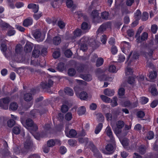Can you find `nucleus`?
I'll list each match as a JSON object with an SVG mask.
<instances>
[{"instance_id":"1","label":"nucleus","mask_w":158,"mask_h":158,"mask_svg":"<svg viewBox=\"0 0 158 158\" xmlns=\"http://www.w3.org/2000/svg\"><path fill=\"white\" fill-rule=\"evenodd\" d=\"M111 125L116 135L120 134L122 131L121 129L124 125V123L123 121L119 120L115 124L113 122H111Z\"/></svg>"},{"instance_id":"2","label":"nucleus","mask_w":158,"mask_h":158,"mask_svg":"<svg viewBox=\"0 0 158 158\" xmlns=\"http://www.w3.org/2000/svg\"><path fill=\"white\" fill-rule=\"evenodd\" d=\"M9 98L6 97L0 99V107L6 110L8 108V104L10 102Z\"/></svg>"},{"instance_id":"3","label":"nucleus","mask_w":158,"mask_h":158,"mask_svg":"<svg viewBox=\"0 0 158 158\" xmlns=\"http://www.w3.org/2000/svg\"><path fill=\"white\" fill-rule=\"evenodd\" d=\"M121 50L122 52L126 54H128L129 52L131 46L129 43L123 41L121 43Z\"/></svg>"},{"instance_id":"4","label":"nucleus","mask_w":158,"mask_h":158,"mask_svg":"<svg viewBox=\"0 0 158 158\" xmlns=\"http://www.w3.org/2000/svg\"><path fill=\"white\" fill-rule=\"evenodd\" d=\"M24 126L26 127H32L33 130L35 131H36L38 129L37 125L34 124L32 120L30 118L27 119L26 120V123Z\"/></svg>"},{"instance_id":"5","label":"nucleus","mask_w":158,"mask_h":158,"mask_svg":"<svg viewBox=\"0 0 158 158\" xmlns=\"http://www.w3.org/2000/svg\"><path fill=\"white\" fill-rule=\"evenodd\" d=\"M41 49V46L38 45H35L32 52V56L35 58L39 57L40 55V51Z\"/></svg>"},{"instance_id":"6","label":"nucleus","mask_w":158,"mask_h":158,"mask_svg":"<svg viewBox=\"0 0 158 158\" xmlns=\"http://www.w3.org/2000/svg\"><path fill=\"white\" fill-rule=\"evenodd\" d=\"M106 135L109 137L110 139V142L114 144V138L113 136L111 128L109 126H107L105 130Z\"/></svg>"},{"instance_id":"7","label":"nucleus","mask_w":158,"mask_h":158,"mask_svg":"<svg viewBox=\"0 0 158 158\" xmlns=\"http://www.w3.org/2000/svg\"><path fill=\"white\" fill-rule=\"evenodd\" d=\"M93 20L95 23L100 22L101 18L98 16V14L97 10H93L92 13Z\"/></svg>"},{"instance_id":"8","label":"nucleus","mask_w":158,"mask_h":158,"mask_svg":"<svg viewBox=\"0 0 158 158\" xmlns=\"http://www.w3.org/2000/svg\"><path fill=\"white\" fill-rule=\"evenodd\" d=\"M65 131L66 135L69 138L74 137L77 135L76 131L73 129L69 131L68 128H66Z\"/></svg>"},{"instance_id":"9","label":"nucleus","mask_w":158,"mask_h":158,"mask_svg":"<svg viewBox=\"0 0 158 158\" xmlns=\"http://www.w3.org/2000/svg\"><path fill=\"white\" fill-rule=\"evenodd\" d=\"M56 144L60 145V141L57 139H51L48 140L47 142V146L49 147H52Z\"/></svg>"},{"instance_id":"10","label":"nucleus","mask_w":158,"mask_h":158,"mask_svg":"<svg viewBox=\"0 0 158 158\" xmlns=\"http://www.w3.org/2000/svg\"><path fill=\"white\" fill-rule=\"evenodd\" d=\"M148 37V34L146 32H144L142 34L141 37L139 36L137 37L136 41L138 43H141L143 41L147 40Z\"/></svg>"},{"instance_id":"11","label":"nucleus","mask_w":158,"mask_h":158,"mask_svg":"<svg viewBox=\"0 0 158 158\" xmlns=\"http://www.w3.org/2000/svg\"><path fill=\"white\" fill-rule=\"evenodd\" d=\"M53 81L50 79L48 80V82H43L41 84V86L44 89H46L52 86L53 85Z\"/></svg>"},{"instance_id":"12","label":"nucleus","mask_w":158,"mask_h":158,"mask_svg":"<svg viewBox=\"0 0 158 158\" xmlns=\"http://www.w3.org/2000/svg\"><path fill=\"white\" fill-rule=\"evenodd\" d=\"M153 52V51L152 49H145L144 52H142L141 54L145 57H150L152 55Z\"/></svg>"},{"instance_id":"13","label":"nucleus","mask_w":158,"mask_h":158,"mask_svg":"<svg viewBox=\"0 0 158 158\" xmlns=\"http://www.w3.org/2000/svg\"><path fill=\"white\" fill-rule=\"evenodd\" d=\"M27 7L29 9H32L33 12L35 13H37L39 10L38 6L35 4H29Z\"/></svg>"},{"instance_id":"14","label":"nucleus","mask_w":158,"mask_h":158,"mask_svg":"<svg viewBox=\"0 0 158 158\" xmlns=\"http://www.w3.org/2000/svg\"><path fill=\"white\" fill-rule=\"evenodd\" d=\"M106 149L108 152H110V153H107L104 152V151L103 152L105 154H110L114 152V148L113 146L111 144H108L106 145L105 147Z\"/></svg>"},{"instance_id":"15","label":"nucleus","mask_w":158,"mask_h":158,"mask_svg":"<svg viewBox=\"0 0 158 158\" xmlns=\"http://www.w3.org/2000/svg\"><path fill=\"white\" fill-rule=\"evenodd\" d=\"M32 23V19L30 18H29L24 20L23 24L24 26L27 27L31 25Z\"/></svg>"},{"instance_id":"16","label":"nucleus","mask_w":158,"mask_h":158,"mask_svg":"<svg viewBox=\"0 0 158 158\" xmlns=\"http://www.w3.org/2000/svg\"><path fill=\"white\" fill-rule=\"evenodd\" d=\"M103 93L106 95L108 96H112L114 95V92L113 90L107 88L104 90Z\"/></svg>"},{"instance_id":"17","label":"nucleus","mask_w":158,"mask_h":158,"mask_svg":"<svg viewBox=\"0 0 158 158\" xmlns=\"http://www.w3.org/2000/svg\"><path fill=\"white\" fill-rule=\"evenodd\" d=\"M80 76L82 79L88 81H90L92 79V77L89 74L81 75Z\"/></svg>"},{"instance_id":"18","label":"nucleus","mask_w":158,"mask_h":158,"mask_svg":"<svg viewBox=\"0 0 158 158\" xmlns=\"http://www.w3.org/2000/svg\"><path fill=\"white\" fill-rule=\"evenodd\" d=\"M61 42V39L59 36H56L54 37L53 39V42L55 45H58Z\"/></svg>"},{"instance_id":"19","label":"nucleus","mask_w":158,"mask_h":158,"mask_svg":"<svg viewBox=\"0 0 158 158\" xmlns=\"http://www.w3.org/2000/svg\"><path fill=\"white\" fill-rule=\"evenodd\" d=\"M132 55V57L133 59L135 60L139 58V55L136 52H134L132 54V52H130L128 56L127 59H129L131 55Z\"/></svg>"},{"instance_id":"20","label":"nucleus","mask_w":158,"mask_h":158,"mask_svg":"<svg viewBox=\"0 0 158 158\" xmlns=\"http://www.w3.org/2000/svg\"><path fill=\"white\" fill-rule=\"evenodd\" d=\"M21 130V127L19 126L14 127L12 129L13 133L16 134L18 135L20 133Z\"/></svg>"},{"instance_id":"21","label":"nucleus","mask_w":158,"mask_h":158,"mask_svg":"<svg viewBox=\"0 0 158 158\" xmlns=\"http://www.w3.org/2000/svg\"><path fill=\"white\" fill-rule=\"evenodd\" d=\"M33 98L32 94L29 93H26L24 95V99L26 101H30Z\"/></svg>"},{"instance_id":"22","label":"nucleus","mask_w":158,"mask_h":158,"mask_svg":"<svg viewBox=\"0 0 158 158\" xmlns=\"http://www.w3.org/2000/svg\"><path fill=\"white\" fill-rule=\"evenodd\" d=\"M32 49V44L30 43H27L25 45L24 48L25 51L27 52H31Z\"/></svg>"},{"instance_id":"23","label":"nucleus","mask_w":158,"mask_h":158,"mask_svg":"<svg viewBox=\"0 0 158 158\" xmlns=\"http://www.w3.org/2000/svg\"><path fill=\"white\" fill-rule=\"evenodd\" d=\"M79 97L81 99L84 100L87 98L88 96L86 92L83 91L80 93Z\"/></svg>"},{"instance_id":"24","label":"nucleus","mask_w":158,"mask_h":158,"mask_svg":"<svg viewBox=\"0 0 158 158\" xmlns=\"http://www.w3.org/2000/svg\"><path fill=\"white\" fill-rule=\"evenodd\" d=\"M23 50L22 46L20 44H17L15 49V52L17 54H20Z\"/></svg>"},{"instance_id":"25","label":"nucleus","mask_w":158,"mask_h":158,"mask_svg":"<svg viewBox=\"0 0 158 158\" xmlns=\"http://www.w3.org/2000/svg\"><path fill=\"white\" fill-rule=\"evenodd\" d=\"M65 93L68 95L72 96L74 94L73 91L71 88L67 87L64 89Z\"/></svg>"},{"instance_id":"26","label":"nucleus","mask_w":158,"mask_h":158,"mask_svg":"<svg viewBox=\"0 0 158 158\" xmlns=\"http://www.w3.org/2000/svg\"><path fill=\"white\" fill-rule=\"evenodd\" d=\"M102 126L103 125L102 123H99L96 127L94 131L95 133L96 134H98L101 131Z\"/></svg>"},{"instance_id":"27","label":"nucleus","mask_w":158,"mask_h":158,"mask_svg":"<svg viewBox=\"0 0 158 158\" xmlns=\"http://www.w3.org/2000/svg\"><path fill=\"white\" fill-rule=\"evenodd\" d=\"M18 107V105L16 102H13L10 103L9 109L13 110H17Z\"/></svg>"},{"instance_id":"28","label":"nucleus","mask_w":158,"mask_h":158,"mask_svg":"<svg viewBox=\"0 0 158 158\" xmlns=\"http://www.w3.org/2000/svg\"><path fill=\"white\" fill-rule=\"evenodd\" d=\"M85 108L83 106L80 107L78 109V114L79 115H82L85 114Z\"/></svg>"},{"instance_id":"29","label":"nucleus","mask_w":158,"mask_h":158,"mask_svg":"<svg viewBox=\"0 0 158 158\" xmlns=\"http://www.w3.org/2000/svg\"><path fill=\"white\" fill-rule=\"evenodd\" d=\"M100 97L102 100L104 102H106V103H110L111 102V99L108 97L104 95H101Z\"/></svg>"},{"instance_id":"30","label":"nucleus","mask_w":158,"mask_h":158,"mask_svg":"<svg viewBox=\"0 0 158 158\" xmlns=\"http://www.w3.org/2000/svg\"><path fill=\"white\" fill-rule=\"evenodd\" d=\"M135 1L137 4H138L139 0H127L126 4L128 6H131L134 2Z\"/></svg>"},{"instance_id":"31","label":"nucleus","mask_w":158,"mask_h":158,"mask_svg":"<svg viewBox=\"0 0 158 158\" xmlns=\"http://www.w3.org/2000/svg\"><path fill=\"white\" fill-rule=\"evenodd\" d=\"M106 27V24L101 25L97 31V34H98L99 33H102L105 30Z\"/></svg>"},{"instance_id":"32","label":"nucleus","mask_w":158,"mask_h":158,"mask_svg":"<svg viewBox=\"0 0 158 158\" xmlns=\"http://www.w3.org/2000/svg\"><path fill=\"white\" fill-rule=\"evenodd\" d=\"M113 100H111V106L112 107H114L118 105L117 103V100L118 99L117 97H114L113 98Z\"/></svg>"},{"instance_id":"33","label":"nucleus","mask_w":158,"mask_h":158,"mask_svg":"<svg viewBox=\"0 0 158 158\" xmlns=\"http://www.w3.org/2000/svg\"><path fill=\"white\" fill-rule=\"evenodd\" d=\"M121 142L124 148H126L128 145V140L126 138L123 139L122 141H120Z\"/></svg>"},{"instance_id":"34","label":"nucleus","mask_w":158,"mask_h":158,"mask_svg":"<svg viewBox=\"0 0 158 158\" xmlns=\"http://www.w3.org/2000/svg\"><path fill=\"white\" fill-rule=\"evenodd\" d=\"M101 17L102 19L107 20L109 18V14L106 12L104 11L102 12L101 15Z\"/></svg>"},{"instance_id":"35","label":"nucleus","mask_w":158,"mask_h":158,"mask_svg":"<svg viewBox=\"0 0 158 158\" xmlns=\"http://www.w3.org/2000/svg\"><path fill=\"white\" fill-rule=\"evenodd\" d=\"M81 28L83 30H85L89 29L90 27L86 23L83 22L81 25Z\"/></svg>"},{"instance_id":"36","label":"nucleus","mask_w":158,"mask_h":158,"mask_svg":"<svg viewBox=\"0 0 158 158\" xmlns=\"http://www.w3.org/2000/svg\"><path fill=\"white\" fill-rule=\"evenodd\" d=\"M81 33V31L80 29H77L74 31V35L75 37L80 36Z\"/></svg>"},{"instance_id":"37","label":"nucleus","mask_w":158,"mask_h":158,"mask_svg":"<svg viewBox=\"0 0 158 158\" xmlns=\"http://www.w3.org/2000/svg\"><path fill=\"white\" fill-rule=\"evenodd\" d=\"M109 71L110 72L115 73L117 71V70L114 65H111L109 66Z\"/></svg>"},{"instance_id":"38","label":"nucleus","mask_w":158,"mask_h":158,"mask_svg":"<svg viewBox=\"0 0 158 158\" xmlns=\"http://www.w3.org/2000/svg\"><path fill=\"white\" fill-rule=\"evenodd\" d=\"M32 145L31 143L29 141H27L24 143V147L26 149L30 148Z\"/></svg>"},{"instance_id":"39","label":"nucleus","mask_w":158,"mask_h":158,"mask_svg":"<svg viewBox=\"0 0 158 158\" xmlns=\"http://www.w3.org/2000/svg\"><path fill=\"white\" fill-rule=\"evenodd\" d=\"M148 13L146 12H143V13L142 16V20L143 21H145L148 19Z\"/></svg>"},{"instance_id":"40","label":"nucleus","mask_w":158,"mask_h":158,"mask_svg":"<svg viewBox=\"0 0 158 158\" xmlns=\"http://www.w3.org/2000/svg\"><path fill=\"white\" fill-rule=\"evenodd\" d=\"M103 62V60L102 58H100L97 60L96 65L97 67H99L102 65Z\"/></svg>"},{"instance_id":"41","label":"nucleus","mask_w":158,"mask_h":158,"mask_svg":"<svg viewBox=\"0 0 158 158\" xmlns=\"http://www.w3.org/2000/svg\"><path fill=\"white\" fill-rule=\"evenodd\" d=\"M106 117L107 119V120L108 121H110L111 122L113 121V120H114V119L113 118L112 115L111 114L109 113H107L106 114Z\"/></svg>"},{"instance_id":"42","label":"nucleus","mask_w":158,"mask_h":158,"mask_svg":"<svg viewBox=\"0 0 158 158\" xmlns=\"http://www.w3.org/2000/svg\"><path fill=\"white\" fill-rule=\"evenodd\" d=\"M76 73V71L73 69H69L68 70V74L71 76H73L75 75Z\"/></svg>"},{"instance_id":"43","label":"nucleus","mask_w":158,"mask_h":158,"mask_svg":"<svg viewBox=\"0 0 158 158\" xmlns=\"http://www.w3.org/2000/svg\"><path fill=\"white\" fill-rule=\"evenodd\" d=\"M57 25L58 27L60 29H63L65 26V23L62 20H59L58 21Z\"/></svg>"},{"instance_id":"44","label":"nucleus","mask_w":158,"mask_h":158,"mask_svg":"<svg viewBox=\"0 0 158 158\" xmlns=\"http://www.w3.org/2000/svg\"><path fill=\"white\" fill-rule=\"evenodd\" d=\"M141 13L140 11L139 10H137L136 12L135 13V17L137 20L140 19L141 17Z\"/></svg>"},{"instance_id":"45","label":"nucleus","mask_w":158,"mask_h":158,"mask_svg":"<svg viewBox=\"0 0 158 158\" xmlns=\"http://www.w3.org/2000/svg\"><path fill=\"white\" fill-rule=\"evenodd\" d=\"M148 101V98L145 97H142L140 98V103L142 104H146Z\"/></svg>"},{"instance_id":"46","label":"nucleus","mask_w":158,"mask_h":158,"mask_svg":"<svg viewBox=\"0 0 158 158\" xmlns=\"http://www.w3.org/2000/svg\"><path fill=\"white\" fill-rule=\"evenodd\" d=\"M34 36L35 38L36 39H39L41 37V33L40 31H36L34 33Z\"/></svg>"},{"instance_id":"47","label":"nucleus","mask_w":158,"mask_h":158,"mask_svg":"<svg viewBox=\"0 0 158 158\" xmlns=\"http://www.w3.org/2000/svg\"><path fill=\"white\" fill-rule=\"evenodd\" d=\"M57 68L60 71L63 70L64 69V64L62 63H59L57 66Z\"/></svg>"},{"instance_id":"48","label":"nucleus","mask_w":158,"mask_h":158,"mask_svg":"<svg viewBox=\"0 0 158 158\" xmlns=\"http://www.w3.org/2000/svg\"><path fill=\"white\" fill-rule=\"evenodd\" d=\"M154 136V134L153 132L150 131L148 133L147 138L148 139L150 140L153 138Z\"/></svg>"},{"instance_id":"49","label":"nucleus","mask_w":158,"mask_h":158,"mask_svg":"<svg viewBox=\"0 0 158 158\" xmlns=\"http://www.w3.org/2000/svg\"><path fill=\"white\" fill-rule=\"evenodd\" d=\"M66 5L68 8H70L73 5V2L72 0H66Z\"/></svg>"},{"instance_id":"50","label":"nucleus","mask_w":158,"mask_h":158,"mask_svg":"<svg viewBox=\"0 0 158 158\" xmlns=\"http://www.w3.org/2000/svg\"><path fill=\"white\" fill-rule=\"evenodd\" d=\"M158 29V27L156 25H152L151 27V31L153 33L155 34L156 33Z\"/></svg>"},{"instance_id":"51","label":"nucleus","mask_w":158,"mask_h":158,"mask_svg":"<svg viewBox=\"0 0 158 158\" xmlns=\"http://www.w3.org/2000/svg\"><path fill=\"white\" fill-rule=\"evenodd\" d=\"M72 118V114L70 112L67 113L66 114L65 116V119L68 121H69L71 120Z\"/></svg>"},{"instance_id":"52","label":"nucleus","mask_w":158,"mask_h":158,"mask_svg":"<svg viewBox=\"0 0 158 158\" xmlns=\"http://www.w3.org/2000/svg\"><path fill=\"white\" fill-rule=\"evenodd\" d=\"M7 124L8 127H12L15 124V121L14 119H10L8 121Z\"/></svg>"},{"instance_id":"53","label":"nucleus","mask_w":158,"mask_h":158,"mask_svg":"<svg viewBox=\"0 0 158 158\" xmlns=\"http://www.w3.org/2000/svg\"><path fill=\"white\" fill-rule=\"evenodd\" d=\"M65 56L68 58L70 57L72 55V52L70 50H67L64 52Z\"/></svg>"},{"instance_id":"54","label":"nucleus","mask_w":158,"mask_h":158,"mask_svg":"<svg viewBox=\"0 0 158 158\" xmlns=\"http://www.w3.org/2000/svg\"><path fill=\"white\" fill-rule=\"evenodd\" d=\"M68 144L71 146H75L76 143V141L74 139H70L68 141Z\"/></svg>"},{"instance_id":"55","label":"nucleus","mask_w":158,"mask_h":158,"mask_svg":"<svg viewBox=\"0 0 158 158\" xmlns=\"http://www.w3.org/2000/svg\"><path fill=\"white\" fill-rule=\"evenodd\" d=\"M125 93V89L123 88H120L118 91V94L119 96H122L124 95Z\"/></svg>"},{"instance_id":"56","label":"nucleus","mask_w":158,"mask_h":158,"mask_svg":"<svg viewBox=\"0 0 158 158\" xmlns=\"http://www.w3.org/2000/svg\"><path fill=\"white\" fill-rule=\"evenodd\" d=\"M125 73L126 75H131L133 73L132 69L130 68H127L126 69Z\"/></svg>"},{"instance_id":"57","label":"nucleus","mask_w":158,"mask_h":158,"mask_svg":"<svg viewBox=\"0 0 158 158\" xmlns=\"http://www.w3.org/2000/svg\"><path fill=\"white\" fill-rule=\"evenodd\" d=\"M68 108L67 106L63 105L61 107V111L63 113H65L68 110Z\"/></svg>"},{"instance_id":"58","label":"nucleus","mask_w":158,"mask_h":158,"mask_svg":"<svg viewBox=\"0 0 158 158\" xmlns=\"http://www.w3.org/2000/svg\"><path fill=\"white\" fill-rule=\"evenodd\" d=\"M156 73L155 71H153L150 73L149 77L151 79H153L156 77Z\"/></svg>"},{"instance_id":"59","label":"nucleus","mask_w":158,"mask_h":158,"mask_svg":"<svg viewBox=\"0 0 158 158\" xmlns=\"http://www.w3.org/2000/svg\"><path fill=\"white\" fill-rule=\"evenodd\" d=\"M127 34L129 37H132L134 35V31L133 30L131 29H129L127 31Z\"/></svg>"},{"instance_id":"60","label":"nucleus","mask_w":158,"mask_h":158,"mask_svg":"<svg viewBox=\"0 0 158 158\" xmlns=\"http://www.w3.org/2000/svg\"><path fill=\"white\" fill-rule=\"evenodd\" d=\"M139 151L142 154H144L146 151L145 146L143 145L140 146L139 148Z\"/></svg>"},{"instance_id":"61","label":"nucleus","mask_w":158,"mask_h":158,"mask_svg":"<svg viewBox=\"0 0 158 158\" xmlns=\"http://www.w3.org/2000/svg\"><path fill=\"white\" fill-rule=\"evenodd\" d=\"M38 113V111L37 110H34L31 111L30 115L31 117H35Z\"/></svg>"},{"instance_id":"62","label":"nucleus","mask_w":158,"mask_h":158,"mask_svg":"<svg viewBox=\"0 0 158 158\" xmlns=\"http://www.w3.org/2000/svg\"><path fill=\"white\" fill-rule=\"evenodd\" d=\"M60 53L59 51H55L53 53V56L55 59H56L60 56Z\"/></svg>"},{"instance_id":"63","label":"nucleus","mask_w":158,"mask_h":158,"mask_svg":"<svg viewBox=\"0 0 158 158\" xmlns=\"http://www.w3.org/2000/svg\"><path fill=\"white\" fill-rule=\"evenodd\" d=\"M137 115L139 118H142L144 116L145 113L143 111H139L137 113Z\"/></svg>"},{"instance_id":"64","label":"nucleus","mask_w":158,"mask_h":158,"mask_svg":"<svg viewBox=\"0 0 158 158\" xmlns=\"http://www.w3.org/2000/svg\"><path fill=\"white\" fill-rule=\"evenodd\" d=\"M127 81L128 83L132 85H134L135 83L134 78L132 77H129Z\"/></svg>"}]
</instances>
